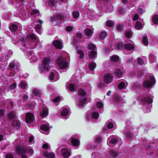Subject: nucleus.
<instances>
[{
  "label": "nucleus",
  "mask_w": 158,
  "mask_h": 158,
  "mask_svg": "<svg viewBox=\"0 0 158 158\" xmlns=\"http://www.w3.org/2000/svg\"><path fill=\"white\" fill-rule=\"evenodd\" d=\"M78 94L79 96L78 106L81 107L86 102V93L84 89H80L78 90Z\"/></svg>",
  "instance_id": "obj_1"
},
{
  "label": "nucleus",
  "mask_w": 158,
  "mask_h": 158,
  "mask_svg": "<svg viewBox=\"0 0 158 158\" xmlns=\"http://www.w3.org/2000/svg\"><path fill=\"white\" fill-rule=\"evenodd\" d=\"M36 39V36L33 34H31L28 35L27 37V40L28 41V45H29V48H34L36 46L34 41Z\"/></svg>",
  "instance_id": "obj_2"
},
{
  "label": "nucleus",
  "mask_w": 158,
  "mask_h": 158,
  "mask_svg": "<svg viewBox=\"0 0 158 158\" xmlns=\"http://www.w3.org/2000/svg\"><path fill=\"white\" fill-rule=\"evenodd\" d=\"M49 59L48 58H44L43 61V65H40L39 66V70L41 72H43L45 70L46 71H49L50 69V67L49 64Z\"/></svg>",
  "instance_id": "obj_3"
},
{
  "label": "nucleus",
  "mask_w": 158,
  "mask_h": 158,
  "mask_svg": "<svg viewBox=\"0 0 158 158\" xmlns=\"http://www.w3.org/2000/svg\"><path fill=\"white\" fill-rule=\"evenodd\" d=\"M66 60L63 57L59 58L57 60V63L59 68L62 69H65L68 65V63L65 61Z\"/></svg>",
  "instance_id": "obj_4"
},
{
  "label": "nucleus",
  "mask_w": 158,
  "mask_h": 158,
  "mask_svg": "<svg viewBox=\"0 0 158 158\" xmlns=\"http://www.w3.org/2000/svg\"><path fill=\"white\" fill-rule=\"evenodd\" d=\"M155 82V80L154 77L152 74H150L148 79L143 82V86L146 88H148L152 85L154 84Z\"/></svg>",
  "instance_id": "obj_5"
},
{
  "label": "nucleus",
  "mask_w": 158,
  "mask_h": 158,
  "mask_svg": "<svg viewBox=\"0 0 158 158\" xmlns=\"http://www.w3.org/2000/svg\"><path fill=\"white\" fill-rule=\"evenodd\" d=\"M17 152L19 154H22L28 152L30 154H33L34 152L33 150L31 148H26L25 147H19L16 149Z\"/></svg>",
  "instance_id": "obj_6"
},
{
  "label": "nucleus",
  "mask_w": 158,
  "mask_h": 158,
  "mask_svg": "<svg viewBox=\"0 0 158 158\" xmlns=\"http://www.w3.org/2000/svg\"><path fill=\"white\" fill-rule=\"evenodd\" d=\"M35 120L33 114L31 113H27L26 115V121L27 123H29L32 122Z\"/></svg>",
  "instance_id": "obj_7"
},
{
  "label": "nucleus",
  "mask_w": 158,
  "mask_h": 158,
  "mask_svg": "<svg viewBox=\"0 0 158 158\" xmlns=\"http://www.w3.org/2000/svg\"><path fill=\"white\" fill-rule=\"evenodd\" d=\"M113 80V77L111 74H106L104 77V81L106 83L108 84L111 83Z\"/></svg>",
  "instance_id": "obj_8"
},
{
  "label": "nucleus",
  "mask_w": 158,
  "mask_h": 158,
  "mask_svg": "<svg viewBox=\"0 0 158 158\" xmlns=\"http://www.w3.org/2000/svg\"><path fill=\"white\" fill-rule=\"evenodd\" d=\"M21 123L19 121L16 120H14L11 123V125L14 129H18L20 126Z\"/></svg>",
  "instance_id": "obj_9"
},
{
  "label": "nucleus",
  "mask_w": 158,
  "mask_h": 158,
  "mask_svg": "<svg viewBox=\"0 0 158 158\" xmlns=\"http://www.w3.org/2000/svg\"><path fill=\"white\" fill-rule=\"evenodd\" d=\"M53 44L55 47L58 49H61L63 47L62 44L61 42L58 40L54 41L53 42Z\"/></svg>",
  "instance_id": "obj_10"
},
{
  "label": "nucleus",
  "mask_w": 158,
  "mask_h": 158,
  "mask_svg": "<svg viewBox=\"0 0 158 158\" xmlns=\"http://www.w3.org/2000/svg\"><path fill=\"white\" fill-rule=\"evenodd\" d=\"M61 153L64 157L68 158L70 156V153L69 151L65 148L62 149Z\"/></svg>",
  "instance_id": "obj_11"
},
{
  "label": "nucleus",
  "mask_w": 158,
  "mask_h": 158,
  "mask_svg": "<svg viewBox=\"0 0 158 158\" xmlns=\"http://www.w3.org/2000/svg\"><path fill=\"white\" fill-rule=\"evenodd\" d=\"M9 68L10 69H13L15 73H16V71L18 72V65L15 64L14 61L10 64Z\"/></svg>",
  "instance_id": "obj_12"
},
{
  "label": "nucleus",
  "mask_w": 158,
  "mask_h": 158,
  "mask_svg": "<svg viewBox=\"0 0 158 158\" xmlns=\"http://www.w3.org/2000/svg\"><path fill=\"white\" fill-rule=\"evenodd\" d=\"M142 102L146 104H149L152 102V100L149 97H146L142 99Z\"/></svg>",
  "instance_id": "obj_13"
},
{
  "label": "nucleus",
  "mask_w": 158,
  "mask_h": 158,
  "mask_svg": "<svg viewBox=\"0 0 158 158\" xmlns=\"http://www.w3.org/2000/svg\"><path fill=\"white\" fill-rule=\"evenodd\" d=\"M56 74H54L53 72H51L49 75V79L51 81H52L54 80V81H56L59 79V77H55Z\"/></svg>",
  "instance_id": "obj_14"
},
{
  "label": "nucleus",
  "mask_w": 158,
  "mask_h": 158,
  "mask_svg": "<svg viewBox=\"0 0 158 158\" xmlns=\"http://www.w3.org/2000/svg\"><path fill=\"white\" fill-rule=\"evenodd\" d=\"M44 155L45 156L48 158H53L55 156V154L53 153L47 152H44Z\"/></svg>",
  "instance_id": "obj_15"
},
{
  "label": "nucleus",
  "mask_w": 158,
  "mask_h": 158,
  "mask_svg": "<svg viewBox=\"0 0 158 158\" xmlns=\"http://www.w3.org/2000/svg\"><path fill=\"white\" fill-rule=\"evenodd\" d=\"M27 53L28 54V56L30 57V59H33L34 60H36L37 59V58L35 56L33 51H29L27 52Z\"/></svg>",
  "instance_id": "obj_16"
},
{
  "label": "nucleus",
  "mask_w": 158,
  "mask_h": 158,
  "mask_svg": "<svg viewBox=\"0 0 158 158\" xmlns=\"http://www.w3.org/2000/svg\"><path fill=\"white\" fill-rule=\"evenodd\" d=\"M48 114V109L46 108H44L40 114V116L44 118L46 117Z\"/></svg>",
  "instance_id": "obj_17"
},
{
  "label": "nucleus",
  "mask_w": 158,
  "mask_h": 158,
  "mask_svg": "<svg viewBox=\"0 0 158 158\" xmlns=\"http://www.w3.org/2000/svg\"><path fill=\"white\" fill-rule=\"evenodd\" d=\"M33 93L37 97H40L42 95V92L40 90L36 89L34 90Z\"/></svg>",
  "instance_id": "obj_18"
},
{
  "label": "nucleus",
  "mask_w": 158,
  "mask_h": 158,
  "mask_svg": "<svg viewBox=\"0 0 158 158\" xmlns=\"http://www.w3.org/2000/svg\"><path fill=\"white\" fill-rule=\"evenodd\" d=\"M71 143L73 145L75 146H77L79 144V142L77 139L72 138L71 140Z\"/></svg>",
  "instance_id": "obj_19"
},
{
  "label": "nucleus",
  "mask_w": 158,
  "mask_h": 158,
  "mask_svg": "<svg viewBox=\"0 0 158 158\" xmlns=\"http://www.w3.org/2000/svg\"><path fill=\"white\" fill-rule=\"evenodd\" d=\"M134 48L133 45L131 44H127L124 45V48L127 50H132Z\"/></svg>",
  "instance_id": "obj_20"
},
{
  "label": "nucleus",
  "mask_w": 158,
  "mask_h": 158,
  "mask_svg": "<svg viewBox=\"0 0 158 158\" xmlns=\"http://www.w3.org/2000/svg\"><path fill=\"white\" fill-rule=\"evenodd\" d=\"M9 29L11 31L15 32L18 29V26L15 24H12L10 26Z\"/></svg>",
  "instance_id": "obj_21"
},
{
  "label": "nucleus",
  "mask_w": 158,
  "mask_h": 158,
  "mask_svg": "<svg viewBox=\"0 0 158 158\" xmlns=\"http://www.w3.org/2000/svg\"><path fill=\"white\" fill-rule=\"evenodd\" d=\"M110 154L111 158H115L118 156L117 153L113 150H110Z\"/></svg>",
  "instance_id": "obj_22"
},
{
  "label": "nucleus",
  "mask_w": 158,
  "mask_h": 158,
  "mask_svg": "<svg viewBox=\"0 0 158 158\" xmlns=\"http://www.w3.org/2000/svg\"><path fill=\"white\" fill-rule=\"evenodd\" d=\"M68 87L69 88V90L71 91L74 90L76 88L75 85L72 83H69L68 85Z\"/></svg>",
  "instance_id": "obj_23"
},
{
  "label": "nucleus",
  "mask_w": 158,
  "mask_h": 158,
  "mask_svg": "<svg viewBox=\"0 0 158 158\" xmlns=\"http://www.w3.org/2000/svg\"><path fill=\"white\" fill-rule=\"evenodd\" d=\"M111 60L113 62H116L119 60V57L117 55H113L110 57Z\"/></svg>",
  "instance_id": "obj_24"
},
{
  "label": "nucleus",
  "mask_w": 158,
  "mask_h": 158,
  "mask_svg": "<svg viewBox=\"0 0 158 158\" xmlns=\"http://www.w3.org/2000/svg\"><path fill=\"white\" fill-rule=\"evenodd\" d=\"M15 116V113L12 111L9 112L8 114V117L10 119H14Z\"/></svg>",
  "instance_id": "obj_25"
},
{
  "label": "nucleus",
  "mask_w": 158,
  "mask_h": 158,
  "mask_svg": "<svg viewBox=\"0 0 158 158\" xmlns=\"http://www.w3.org/2000/svg\"><path fill=\"white\" fill-rule=\"evenodd\" d=\"M115 74L118 77H120L122 74V72L121 70L119 69H115L114 71Z\"/></svg>",
  "instance_id": "obj_26"
},
{
  "label": "nucleus",
  "mask_w": 158,
  "mask_h": 158,
  "mask_svg": "<svg viewBox=\"0 0 158 158\" xmlns=\"http://www.w3.org/2000/svg\"><path fill=\"white\" fill-rule=\"evenodd\" d=\"M85 33L87 36H90L92 35L93 31L91 29L87 28L85 30Z\"/></svg>",
  "instance_id": "obj_27"
},
{
  "label": "nucleus",
  "mask_w": 158,
  "mask_h": 158,
  "mask_svg": "<svg viewBox=\"0 0 158 158\" xmlns=\"http://www.w3.org/2000/svg\"><path fill=\"white\" fill-rule=\"evenodd\" d=\"M91 118L93 119H97L99 116V114L98 113L93 112L91 114Z\"/></svg>",
  "instance_id": "obj_28"
},
{
  "label": "nucleus",
  "mask_w": 158,
  "mask_h": 158,
  "mask_svg": "<svg viewBox=\"0 0 158 158\" xmlns=\"http://www.w3.org/2000/svg\"><path fill=\"white\" fill-rule=\"evenodd\" d=\"M36 31L39 34H41V26L40 25L37 24L35 27Z\"/></svg>",
  "instance_id": "obj_29"
},
{
  "label": "nucleus",
  "mask_w": 158,
  "mask_h": 158,
  "mask_svg": "<svg viewBox=\"0 0 158 158\" xmlns=\"http://www.w3.org/2000/svg\"><path fill=\"white\" fill-rule=\"evenodd\" d=\"M125 35L126 37L128 38H131L132 35V32L131 31H125Z\"/></svg>",
  "instance_id": "obj_30"
},
{
  "label": "nucleus",
  "mask_w": 158,
  "mask_h": 158,
  "mask_svg": "<svg viewBox=\"0 0 158 158\" xmlns=\"http://www.w3.org/2000/svg\"><path fill=\"white\" fill-rule=\"evenodd\" d=\"M127 11V9L124 10L121 7H119L118 9V14L119 15H120L121 14H122L123 13H124Z\"/></svg>",
  "instance_id": "obj_31"
},
{
  "label": "nucleus",
  "mask_w": 158,
  "mask_h": 158,
  "mask_svg": "<svg viewBox=\"0 0 158 158\" xmlns=\"http://www.w3.org/2000/svg\"><path fill=\"white\" fill-rule=\"evenodd\" d=\"M96 67V64L94 62H92L89 65V69L91 70H94Z\"/></svg>",
  "instance_id": "obj_32"
},
{
  "label": "nucleus",
  "mask_w": 158,
  "mask_h": 158,
  "mask_svg": "<svg viewBox=\"0 0 158 158\" xmlns=\"http://www.w3.org/2000/svg\"><path fill=\"white\" fill-rule=\"evenodd\" d=\"M69 113V111L67 109H64L61 112V115L63 116H66Z\"/></svg>",
  "instance_id": "obj_33"
},
{
  "label": "nucleus",
  "mask_w": 158,
  "mask_h": 158,
  "mask_svg": "<svg viewBox=\"0 0 158 158\" xmlns=\"http://www.w3.org/2000/svg\"><path fill=\"white\" fill-rule=\"evenodd\" d=\"M96 52L94 51H92L89 52V56L90 58H93L96 57Z\"/></svg>",
  "instance_id": "obj_34"
},
{
  "label": "nucleus",
  "mask_w": 158,
  "mask_h": 158,
  "mask_svg": "<svg viewBox=\"0 0 158 158\" xmlns=\"http://www.w3.org/2000/svg\"><path fill=\"white\" fill-rule=\"evenodd\" d=\"M142 42L144 45L148 46V42L146 36H144L142 39Z\"/></svg>",
  "instance_id": "obj_35"
},
{
  "label": "nucleus",
  "mask_w": 158,
  "mask_h": 158,
  "mask_svg": "<svg viewBox=\"0 0 158 158\" xmlns=\"http://www.w3.org/2000/svg\"><path fill=\"white\" fill-rule=\"evenodd\" d=\"M77 53L79 55V58L80 59H83L84 57V53L82 51L79 50L77 51Z\"/></svg>",
  "instance_id": "obj_36"
},
{
  "label": "nucleus",
  "mask_w": 158,
  "mask_h": 158,
  "mask_svg": "<svg viewBox=\"0 0 158 158\" xmlns=\"http://www.w3.org/2000/svg\"><path fill=\"white\" fill-rule=\"evenodd\" d=\"M152 20L155 24H158V15H154L152 18Z\"/></svg>",
  "instance_id": "obj_37"
},
{
  "label": "nucleus",
  "mask_w": 158,
  "mask_h": 158,
  "mask_svg": "<svg viewBox=\"0 0 158 158\" xmlns=\"http://www.w3.org/2000/svg\"><path fill=\"white\" fill-rule=\"evenodd\" d=\"M118 88L119 89H122L125 87V84L124 82H121L118 85Z\"/></svg>",
  "instance_id": "obj_38"
},
{
  "label": "nucleus",
  "mask_w": 158,
  "mask_h": 158,
  "mask_svg": "<svg viewBox=\"0 0 158 158\" xmlns=\"http://www.w3.org/2000/svg\"><path fill=\"white\" fill-rule=\"evenodd\" d=\"M27 83L26 82H21L19 85L20 88L23 89H25L27 85Z\"/></svg>",
  "instance_id": "obj_39"
},
{
  "label": "nucleus",
  "mask_w": 158,
  "mask_h": 158,
  "mask_svg": "<svg viewBox=\"0 0 158 158\" xmlns=\"http://www.w3.org/2000/svg\"><path fill=\"white\" fill-rule=\"evenodd\" d=\"M40 129L45 131H47L49 129V127L47 125L44 124L41 126Z\"/></svg>",
  "instance_id": "obj_40"
},
{
  "label": "nucleus",
  "mask_w": 158,
  "mask_h": 158,
  "mask_svg": "<svg viewBox=\"0 0 158 158\" xmlns=\"http://www.w3.org/2000/svg\"><path fill=\"white\" fill-rule=\"evenodd\" d=\"M114 99L115 101L116 102H119L121 100V98L117 94H114Z\"/></svg>",
  "instance_id": "obj_41"
},
{
  "label": "nucleus",
  "mask_w": 158,
  "mask_h": 158,
  "mask_svg": "<svg viewBox=\"0 0 158 158\" xmlns=\"http://www.w3.org/2000/svg\"><path fill=\"white\" fill-rule=\"evenodd\" d=\"M135 27L136 29H139L142 27V25L139 22H137L136 23Z\"/></svg>",
  "instance_id": "obj_42"
},
{
  "label": "nucleus",
  "mask_w": 158,
  "mask_h": 158,
  "mask_svg": "<svg viewBox=\"0 0 158 158\" xmlns=\"http://www.w3.org/2000/svg\"><path fill=\"white\" fill-rule=\"evenodd\" d=\"M140 85L138 83L135 84L133 85L132 89L133 90H137L139 89Z\"/></svg>",
  "instance_id": "obj_43"
},
{
  "label": "nucleus",
  "mask_w": 158,
  "mask_h": 158,
  "mask_svg": "<svg viewBox=\"0 0 158 158\" xmlns=\"http://www.w3.org/2000/svg\"><path fill=\"white\" fill-rule=\"evenodd\" d=\"M106 26L109 27H111L113 26L114 23L113 22L110 20H108L106 22Z\"/></svg>",
  "instance_id": "obj_44"
},
{
  "label": "nucleus",
  "mask_w": 158,
  "mask_h": 158,
  "mask_svg": "<svg viewBox=\"0 0 158 158\" xmlns=\"http://www.w3.org/2000/svg\"><path fill=\"white\" fill-rule=\"evenodd\" d=\"M107 35V33L105 31H103L101 33L100 35V39H104Z\"/></svg>",
  "instance_id": "obj_45"
},
{
  "label": "nucleus",
  "mask_w": 158,
  "mask_h": 158,
  "mask_svg": "<svg viewBox=\"0 0 158 158\" xmlns=\"http://www.w3.org/2000/svg\"><path fill=\"white\" fill-rule=\"evenodd\" d=\"M114 46L115 49L119 50L122 47V45L121 44L117 43L115 44Z\"/></svg>",
  "instance_id": "obj_46"
},
{
  "label": "nucleus",
  "mask_w": 158,
  "mask_h": 158,
  "mask_svg": "<svg viewBox=\"0 0 158 158\" xmlns=\"http://www.w3.org/2000/svg\"><path fill=\"white\" fill-rule=\"evenodd\" d=\"M117 139L115 137H114L110 139L109 142L111 144H114L117 143Z\"/></svg>",
  "instance_id": "obj_47"
},
{
  "label": "nucleus",
  "mask_w": 158,
  "mask_h": 158,
  "mask_svg": "<svg viewBox=\"0 0 158 158\" xmlns=\"http://www.w3.org/2000/svg\"><path fill=\"white\" fill-rule=\"evenodd\" d=\"M57 22L60 23V21L63 20V17L62 15H57Z\"/></svg>",
  "instance_id": "obj_48"
},
{
  "label": "nucleus",
  "mask_w": 158,
  "mask_h": 158,
  "mask_svg": "<svg viewBox=\"0 0 158 158\" xmlns=\"http://www.w3.org/2000/svg\"><path fill=\"white\" fill-rule=\"evenodd\" d=\"M88 48L90 50H94L95 48V45L92 44H89L88 45Z\"/></svg>",
  "instance_id": "obj_49"
},
{
  "label": "nucleus",
  "mask_w": 158,
  "mask_h": 158,
  "mask_svg": "<svg viewBox=\"0 0 158 158\" xmlns=\"http://www.w3.org/2000/svg\"><path fill=\"white\" fill-rule=\"evenodd\" d=\"M73 16L74 18H77L79 16V13L77 11H74L73 12Z\"/></svg>",
  "instance_id": "obj_50"
},
{
  "label": "nucleus",
  "mask_w": 158,
  "mask_h": 158,
  "mask_svg": "<svg viewBox=\"0 0 158 158\" xmlns=\"http://www.w3.org/2000/svg\"><path fill=\"white\" fill-rule=\"evenodd\" d=\"M117 30L119 31L123 30V26L122 25L118 24L117 26Z\"/></svg>",
  "instance_id": "obj_51"
},
{
  "label": "nucleus",
  "mask_w": 158,
  "mask_h": 158,
  "mask_svg": "<svg viewBox=\"0 0 158 158\" xmlns=\"http://www.w3.org/2000/svg\"><path fill=\"white\" fill-rule=\"evenodd\" d=\"M107 10H108V11L110 12H112L113 10V6L111 3L109 4V5L107 8Z\"/></svg>",
  "instance_id": "obj_52"
},
{
  "label": "nucleus",
  "mask_w": 158,
  "mask_h": 158,
  "mask_svg": "<svg viewBox=\"0 0 158 158\" xmlns=\"http://www.w3.org/2000/svg\"><path fill=\"white\" fill-rule=\"evenodd\" d=\"M97 106L98 108H101L102 107L103 104L101 102H98L97 103Z\"/></svg>",
  "instance_id": "obj_53"
},
{
  "label": "nucleus",
  "mask_w": 158,
  "mask_h": 158,
  "mask_svg": "<svg viewBox=\"0 0 158 158\" xmlns=\"http://www.w3.org/2000/svg\"><path fill=\"white\" fill-rule=\"evenodd\" d=\"M137 63L140 65H142L143 64V61L140 58L138 57L137 58Z\"/></svg>",
  "instance_id": "obj_54"
},
{
  "label": "nucleus",
  "mask_w": 158,
  "mask_h": 158,
  "mask_svg": "<svg viewBox=\"0 0 158 158\" xmlns=\"http://www.w3.org/2000/svg\"><path fill=\"white\" fill-rule=\"evenodd\" d=\"M57 15H54L53 17H52L51 19V21L52 22H54L57 21Z\"/></svg>",
  "instance_id": "obj_55"
},
{
  "label": "nucleus",
  "mask_w": 158,
  "mask_h": 158,
  "mask_svg": "<svg viewBox=\"0 0 158 158\" xmlns=\"http://www.w3.org/2000/svg\"><path fill=\"white\" fill-rule=\"evenodd\" d=\"M39 11L38 10H34L31 11V15H34L36 14L39 13Z\"/></svg>",
  "instance_id": "obj_56"
},
{
  "label": "nucleus",
  "mask_w": 158,
  "mask_h": 158,
  "mask_svg": "<svg viewBox=\"0 0 158 158\" xmlns=\"http://www.w3.org/2000/svg\"><path fill=\"white\" fill-rule=\"evenodd\" d=\"M107 127L109 129H111L113 127V124L111 123H109L107 125Z\"/></svg>",
  "instance_id": "obj_57"
},
{
  "label": "nucleus",
  "mask_w": 158,
  "mask_h": 158,
  "mask_svg": "<svg viewBox=\"0 0 158 158\" xmlns=\"http://www.w3.org/2000/svg\"><path fill=\"white\" fill-rule=\"evenodd\" d=\"M66 30L67 31H71L73 30V27L71 26H68L66 27Z\"/></svg>",
  "instance_id": "obj_58"
},
{
  "label": "nucleus",
  "mask_w": 158,
  "mask_h": 158,
  "mask_svg": "<svg viewBox=\"0 0 158 158\" xmlns=\"http://www.w3.org/2000/svg\"><path fill=\"white\" fill-rule=\"evenodd\" d=\"M139 18V16L138 15H135L133 18V20L134 21L137 20Z\"/></svg>",
  "instance_id": "obj_59"
},
{
  "label": "nucleus",
  "mask_w": 158,
  "mask_h": 158,
  "mask_svg": "<svg viewBox=\"0 0 158 158\" xmlns=\"http://www.w3.org/2000/svg\"><path fill=\"white\" fill-rule=\"evenodd\" d=\"M49 3L50 5H54L55 4L54 0H50L49 1Z\"/></svg>",
  "instance_id": "obj_60"
},
{
  "label": "nucleus",
  "mask_w": 158,
  "mask_h": 158,
  "mask_svg": "<svg viewBox=\"0 0 158 158\" xmlns=\"http://www.w3.org/2000/svg\"><path fill=\"white\" fill-rule=\"evenodd\" d=\"M60 99V98L59 97H57L56 98L53 99L52 101L54 102H57Z\"/></svg>",
  "instance_id": "obj_61"
},
{
  "label": "nucleus",
  "mask_w": 158,
  "mask_h": 158,
  "mask_svg": "<svg viewBox=\"0 0 158 158\" xmlns=\"http://www.w3.org/2000/svg\"><path fill=\"white\" fill-rule=\"evenodd\" d=\"M16 84L14 83L11 85L10 86V89H13L16 87Z\"/></svg>",
  "instance_id": "obj_62"
},
{
  "label": "nucleus",
  "mask_w": 158,
  "mask_h": 158,
  "mask_svg": "<svg viewBox=\"0 0 158 158\" xmlns=\"http://www.w3.org/2000/svg\"><path fill=\"white\" fill-rule=\"evenodd\" d=\"M76 36L79 39H81L82 37V35L80 33H78L76 34Z\"/></svg>",
  "instance_id": "obj_63"
},
{
  "label": "nucleus",
  "mask_w": 158,
  "mask_h": 158,
  "mask_svg": "<svg viewBox=\"0 0 158 158\" xmlns=\"http://www.w3.org/2000/svg\"><path fill=\"white\" fill-rule=\"evenodd\" d=\"M28 96L26 95H24L23 96V99L25 101L28 98Z\"/></svg>",
  "instance_id": "obj_64"
}]
</instances>
